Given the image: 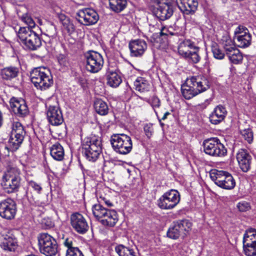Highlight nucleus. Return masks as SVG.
<instances>
[{"label":"nucleus","mask_w":256,"mask_h":256,"mask_svg":"<svg viewBox=\"0 0 256 256\" xmlns=\"http://www.w3.org/2000/svg\"><path fill=\"white\" fill-rule=\"evenodd\" d=\"M227 113L225 106L219 104L214 108V110L210 114V120L212 124H218L224 120Z\"/></svg>","instance_id":"5701e85b"},{"label":"nucleus","mask_w":256,"mask_h":256,"mask_svg":"<svg viewBox=\"0 0 256 256\" xmlns=\"http://www.w3.org/2000/svg\"><path fill=\"white\" fill-rule=\"evenodd\" d=\"M134 86L136 90L140 92L148 91L150 88L148 82L142 77H138L134 82Z\"/></svg>","instance_id":"c9c22d12"},{"label":"nucleus","mask_w":256,"mask_h":256,"mask_svg":"<svg viewBox=\"0 0 256 256\" xmlns=\"http://www.w3.org/2000/svg\"><path fill=\"white\" fill-rule=\"evenodd\" d=\"M192 223L188 220L174 221L167 232V236L172 239L176 240L180 236L184 237L191 230Z\"/></svg>","instance_id":"1a4fd4ad"},{"label":"nucleus","mask_w":256,"mask_h":256,"mask_svg":"<svg viewBox=\"0 0 256 256\" xmlns=\"http://www.w3.org/2000/svg\"><path fill=\"white\" fill-rule=\"evenodd\" d=\"M18 36L21 43L29 50H36L42 46V40L39 35L28 27H20Z\"/></svg>","instance_id":"39448f33"},{"label":"nucleus","mask_w":256,"mask_h":256,"mask_svg":"<svg viewBox=\"0 0 256 256\" xmlns=\"http://www.w3.org/2000/svg\"><path fill=\"white\" fill-rule=\"evenodd\" d=\"M59 19L62 24L63 29L66 30L69 35L74 33L76 28L69 18L64 14H61L59 16Z\"/></svg>","instance_id":"7c9ffc66"},{"label":"nucleus","mask_w":256,"mask_h":256,"mask_svg":"<svg viewBox=\"0 0 256 256\" xmlns=\"http://www.w3.org/2000/svg\"><path fill=\"white\" fill-rule=\"evenodd\" d=\"M156 7V16L161 20L170 18L174 13V6L169 0H152Z\"/></svg>","instance_id":"ddd939ff"},{"label":"nucleus","mask_w":256,"mask_h":256,"mask_svg":"<svg viewBox=\"0 0 256 256\" xmlns=\"http://www.w3.org/2000/svg\"><path fill=\"white\" fill-rule=\"evenodd\" d=\"M96 112L101 116L106 115L108 112V107L107 104L102 99H96L94 104Z\"/></svg>","instance_id":"2f4dec72"},{"label":"nucleus","mask_w":256,"mask_h":256,"mask_svg":"<svg viewBox=\"0 0 256 256\" xmlns=\"http://www.w3.org/2000/svg\"><path fill=\"white\" fill-rule=\"evenodd\" d=\"M21 144L22 142L10 136L8 140V146L2 144L0 146V154H2V153L4 152L5 155H8L10 150L12 152L16 151L18 148Z\"/></svg>","instance_id":"c85d7f7f"},{"label":"nucleus","mask_w":256,"mask_h":256,"mask_svg":"<svg viewBox=\"0 0 256 256\" xmlns=\"http://www.w3.org/2000/svg\"><path fill=\"white\" fill-rule=\"evenodd\" d=\"M32 82L40 90H46L54 84L53 78L49 69L44 68H34L30 74Z\"/></svg>","instance_id":"7ed1b4c3"},{"label":"nucleus","mask_w":256,"mask_h":256,"mask_svg":"<svg viewBox=\"0 0 256 256\" xmlns=\"http://www.w3.org/2000/svg\"><path fill=\"white\" fill-rule=\"evenodd\" d=\"M17 246L16 239L13 237L12 234L8 233L4 236L1 247L5 250L14 251Z\"/></svg>","instance_id":"a878e982"},{"label":"nucleus","mask_w":256,"mask_h":256,"mask_svg":"<svg viewBox=\"0 0 256 256\" xmlns=\"http://www.w3.org/2000/svg\"><path fill=\"white\" fill-rule=\"evenodd\" d=\"M236 207L240 212H244L250 208V204L246 201H242L238 203Z\"/></svg>","instance_id":"09e8293b"},{"label":"nucleus","mask_w":256,"mask_h":256,"mask_svg":"<svg viewBox=\"0 0 256 256\" xmlns=\"http://www.w3.org/2000/svg\"><path fill=\"white\" fill-rule=\"evenodd\" d=\"M110 9L116 12L122 11L127 5L126 0H108Z\"/></svg>","instance_id":"473e14b6"},{"label":"nucleus","mask_w":256,"mask_h":256,"mask_svg":"<svg viewBox=\"0 0 256 256\" xmlns=\"http://www.w3.org/2000/svg\"><path fill=\"white\" fill-rule=\"evenodd\" d=\"M73 241L74 238L72 237H68L64 238L63 244L68 249L75 248L76 247L73 246Z\"/></svg>","instance_id":"3c124183"},{"label":"nucleus","mask_w":256,"mask_h":256,"mask_svg":"<svg viewBox=\"0 0 256 256\" xmlns=\"http://www.w3.org/2000/svg\"><path fill=\"white\" fill-rule=\"evenodd\" d=\"M28 185L38 192H40L42 190L40 184L33 180L30 181L28 182Z\"/></svg>","instance_id":"5fc2aeb1"},{"label":"nucleus","mask_w":256,"mask_h":256,"mask_svg":"<svg viewBox=\"0 0 256 256\" xmlns=\"http://www.w3.org/2000/svg\"><path fill=\"white\" fill-rule=\"evenodd\" d=\"M176 4L184 14H192L197 10L198 0H176Z\"/></svg>","instance_id":"4be33fe9"},{"label":"nucleus","mask_w":256,"mask_h":256,"mask_svg":"<svg viewBox=\"0 0 256 256\" xmlns=\"http://www.w3.org/2000/svg\"><path fill=\"white\" fill-rule=\"evenodd\" d=\"M118 220L117 212L114 210L109 209L100 222L104 226L114 227Z\"/></svg>","instance_id":"b1692460"},{"label":"nucleus","mask_w":256,"mask_h":256,"mask_svg":"<svg viewBox=\"0 0 256 256\" xmlns=\"http://www.w3.org/2000/svg\"><path fill=\"white\" fill-rule=\"evenodd\" d=\"M16 210V205L13 200L6 198L0 202V216L2 218L7 220L14 219Z\"/></svg>","instance_id":"dca6fc26"},{"label":"nucleus","mask_w":256,"mask_h":256,"mask_svg":"<svg viewBox=\"0 0 256 256\" xmlns=\"http://www.w3.org/2000/svg\"><path fill=\"white\" fill-rule=\"evenodd\" d=\"M212 51L214 58L218 60H222L224 58V53L222 52L217 46H213L212 48Z\"/></svg>","instance_id":"a18cd8bd"},{"label":"nucleus","mask_w":256,"mask_h":256,"mask_svg":"<svg viewBox=\"0 0 256 256\" xmlns=\"http://www.w3.org/2000/svg\"><path fill=\"white\" fill-rule=\"evenodd\" d=\"M76 18L82 24L90 26L97 22L99 20V16L94 9L85 8L78 11Z\"/></svg>","instance_id":"4468645a"},{"label":"nucleus","mask_w":256,"mask_h":256,"mask_svg":"<svg viewBox=\"0 0 256 256\" xmlns=\"http://www.w3.org/2000/svg\"><path fill=\"white\" fill-rule=\"evenodd\" d=\"M194 42L190 39H184L182 40L178 44V54L183 58L186 56L188 52L195 48Z\"/></svg>","instance_id":"393cba45"},{"label":"nucleus","mask_w":256,"mask_h":256,"mask_svg":"<svg viewBox=\"0 0 256 256\" xmlns=\"http://www.w3.org/2000/svg\"><path fill=\"white\" fill-rule=\"evenodd\" d=\"M211 180L219 187L225 190H232L236 186L232 175L224 170H212L210 172Z\"/></svg>","instance_id":"0eeeda50"},{"label":"nucleus","mask_w":256,"mask_h":256,"mask_svg":"<svg viewBox=\"0 0 256 256\" xmlns=\"http://www.w3.org/2000/svg\"><path fill=\"white\" fill-rule=\"evenodd\" d=\"M222 43L224 48L229 46H233V44H236L235 41L234 42L228 34L222 36Z\"/></svg>","instance_id":"49530a36"},{"label":"nucleus","mask_w":256,"mask_h":256,"mask_svg":"<svg viewBox=\"0 0 256 256\" xmlns=\"http://www.w3.org/2000/svg\"><path fill=\"white\" fill-rule=\"evenodd\" d=\"M144 132L148 138H150L152 136V132L151 129H144Z\"/></svg>","instance_id":"bf43d9fd"},{"label":"nucleus","mask_w":256,"mask_h":256,"mask_svg":"<svg viewBox=\"0 0 256 256\" xmlns=\"http://www.w3.org/2000/svg\"><path fill=\"white\" fill-rule=\"evenodd\" d=\"M57 34V30L56 26L51 23L48 24L46 28V35L50 38H54Z\"/></svg>","instance_id":"c03bdc74"},{"label":"nucleus","mask_w":256,"mask_h":256,"mask_svg":"<svg viewBox=\"0 0 256 256\" xmlns=\"http://www.w3.org/2000/svg\"><path fill=\"white\" fill-rule=\"evenodd\" d=\"M236 158L242 170L245 172H248L250 168L252 157L248 151L244 149L240 150Z\"/></svg>","instance_id":"412c9836"},{"label":"nucleus","mask_w":256,"mask_h":256,"mask_svg":"<svg viewBox=\"0 0 256 256\" xmlns=\"http://www.w3.org/2000/svg\"><path fill=\"white\" fill-rule=\"evenodd\" d=\"M50 155L56 160L62 161L64 158V150L63 146L58 142L52 144L50 148Z\"/></svg>","instance_id":"bb28decb"},{"label":"nucleus","mask_w":256,"mask_h":256,"mask_svg":"<svg viewBox=\"0 0 256 256\" xmlns=\"http://www.w3.org/2000/svg\"><path fill=\"white\" fill-rule=\"evenodd\" d=\"M107 84L111 87L118 86L122 82L120 76L116 72L108 70L106 72Z\"/></svg>","instance_id":"c756f323"},{"label":"nucleus","mask_w":256,"mask_h":256,"mask_svg":"<svg viewBox=\"0 0 256 256\" xmlns=\"http://www.w3.org/2000/svg\"><path fill=\"white\" fill-rule=\"evenodd\" d=\"M108 210L100 204H96L92 208L93 215L99 222Z\"/></svg>","instance_id":"f704fd0d"},{"label":"nucleus","mask_w":256,"mask_h":256,"mask_svg":"<svg viewBox=\"0 0 256 256\" xmlns=\"http://www.w3.org/2000/svg\"><path fill=\"white\" fill-rule=\"evenodd\" d=\"M110 142L114 150L120 154H126L132 150L131 138L124 134H113L110 137Z\"/></svg>","instance_id":"423d86ee"},{"label":"nucleus","mask_w":256,"mask_h":256,"mask_svg":"<svg viewBox=\"0 0 256 256\" xmlns=\"http://www.w3.org/2000/svg\"><path fill=\"white\" fill-rule=\"evenodd\" d=\"M146 101L148 103L152 108L156 115L158 118L159 116L158 114L156 109L159 108L161 104V102L160 98L154 95L148 98H147Z\"/></svg>","instance_id":"ea45409f"},{"label":"nucleus","mask_w":256,"mask_h":256,"mask_svg":"<svg viewBox=\"0 0 256 256\" xmlns=\"http://www.w3.org/2000/svg\"><path fill=\"white\" fill-rule=\"evenodd\" d=\"M206 154L212 156H223L227 153L224 145L216 138L206 140L203 143Z\"/></svg>","instance_id":"f8f14e48"},{"label":"nucleus","mask_w":256,"mask_h":256,"mask_svg":"<svg viewBox=\"0 0 256 256\" xmlns=\"http://www.w3.org/2000/svg\"><path fill=\"white\" fill-rule=\"evenodd\" d=\"M66 256H84L82 252L77 247L67 249Z\"/></svg>","instance_id":"de8ad7c7"},{"label":"nucleus","mask_w":256,"mask_h":256,"mask_svg":"<svg viewBox=\"0 0 256 256\" xmlns=\"http://www.w3.org/2000/svg\"><path fill=\"white\" fill-rule=\"evenodd\" d=\"M242 243L243 251L246 256H256V242Z\"/></svg>","instance_id":"58836bf2"},{"label":"nucleus","mask_w":256,"mask_h":256,"mask_svg":"<svg viewBox=\"0 0 256 256\" xmlns=\"http://www.w3.org/2000/svg\"><path fill=\"white\" fill-rule=\"evenodd\" d=\"M256 242V229L249 228L247 229L243 236L242 242Z\"/></svg>","instance_id":"4c0bfd02"},{"label":"nucleus","mask_w":256,"mask_h":256,"mask_svg":"<svg viewBox=\"0 0 256 256\" xmlns=\"http://www.w3.org/2000/svg\"><path fill=\"white\" fill-rule=\"evenodd\" d=\"M234 40L238 46L245 48L250 44L252 36L248 28L244 26H240L234 30Z\"/></svg>","instance_id":"2eb2a0df"},{"label":"nucleus","mask_w":256,"mask_h":256,"mask_svg":"<svg viewBox=\"0 0 256 256\" xmlns=\"http://www.w3.org/2000/svg\"><path fill=\"white\" fill-rule=\"evenodd\" d=\"M200 50V48L196 46L192 50L188 52L186 56H184V58L189 62L197 64L200 60V56L199 54Z\"/></svg>","instance_id":"72a5a7b5"},{"label":"nucleus","mask_w":256,"mask_h":256,"mask_svg":"<svg viewBox=\"0 0 256 256\" xmlns=\"http://www.w3.org/2000/svg\"><path fill=\"white\" fill-rule=\"evenodd\" d=\"M240 134L249 144H250L254 138L253 132L252 129H242L240 130Z\"/></svg>","instance_id":"37998d69"},{"label":"nucleus","mask_w":256,"mask_h":256,"mask_svg":"<svg viewBox=\"0 0 256 256\" xmlns=\"http://www.w3.org/2000/svg\"><path fill=\"white\" fill-rule=\"evenodd\" d=\"M1 182L4 190L8 194L16 192L20 186V170L14 162L8 160Z\"/></svg>","instance_id":"f257e3e1"},{"label":"nucleus","mask_w":256,"mask_h":256,"mask_svg":"<svg viewBox=\"0 0 256 256\" xmlns=\"http://www.w3.org/2000/svg\"><path fill=\"white\" fill-rule=\"evenodd\" d=\"M102 152V144L98 138L89 136L85 138L82 144V152L89 161L96 160Z\"/></svg>","instance_id":"20e7f679"},{"label":"nucleus","mask_w":256,"mask_h":256,"mask_svg":"<svg viewBox=\"0 0 256 256\" xmlns=\"http://www.w3.org/2000/svg\"><path fill=\"white\" fill-rule=\"evenodd\" d=\"M184 249V246L182 245H178L176 246V250L178 251L180 255L184 256V252L182 251V250Z\"/></svg>","instance_id":"4d7b16f0"},{"label":"nucleus","mask_w":256,"mask_h":256,"mask_svg":"<svg viewBox=\"0 0 256 256\" xmlns=\"http://www.w3.org/2000/svg\"><path fill=\"white\" fill-rule=\"evenodd\" d=\"M235 44H233V46H229L226 47L224 48L226 55L228 57L232 55V53L235 52V51L238 50L236 48Z\"/></svg>","instance_id":"864d4df0"},{"label":"nucleus","mask_w":256,"mask_h":256,"mask_svg":"<svg viewBox=\"0 0 256 256\" xmlns=\"http://www.w3.org/2000/svg\"><path fill=\"white\" fill-rule=\"evenodd\" d=\"M38 246L40 252L46 256H54L58 252L56 240L48 233H41L38 236Z\"/></svg>","instance_id":"6e6552de"},{"label":"nucleus","mask_w":256,"mask_h":256,"mask_svg":"<svg viewBox=\"0 0 256 256\" xmlns=\"http://www.w3.org/2000/svg\"><path fill=\"white\" fill-rule=\"evenodd\" d=\"M180 194L176 190L172 189L165 192L158 200V206L162 210H172L180 202Z\"/></svg>","instance_id":"9b49d317"},{"label":"nucleus","mask_w":256,"mask_h":256,"mask_svg":"<svg viewBox=\"0 0 256 256\" xmlns=\"http://www.w3.org/2000/svg\"><path fill=\"white\" fill-rule=\"evenodd\" d=\"M170 113L168 112H165L162 116L161 118V120H164L165 119H166L167 118V116L168 115H170Z\"/></svg>","instance_id":"680f3d73"},{"label":"nucleus","mask_w":256,"mask_h":256,"mask_svg":"<svg viewBox=\"0 0 256 256\" xmlns=\"http://www.w3.org/2000/svg\"><path fill=\"white\" fill-rule=\"evenodd\" d=\"M10 104L12 110L18 116L24 117L29 112L26 102L23 99L13 97L10 99Z\"/></svg>","instance_id":"a211bd4d"},{"label":"nucleus","mask_w":256,"mask_h":256,"mask_svg":"<svg viewBox=\"0 0 256 256\" xmlns=\"http://www.w3.org/2000/svg\"><path fill=\"white\" fill-rule=\"evenodd\" d=\"M70 221L73 229L80 234H84L88 230V225L86 218L78 212L71 214Z\"/></svg>","instance_id":"f3484780"},{"label":"nucleus","mask_w":256,"mask_h":256,"mask_svg":"<svg viewBox=\"0 0 256 256\" xmlns=\"http://www.w3.org/2000/svg\"><path fill=\"white\" fill-rule=\"evenodd\" d=\"M115 250L119 256H136V252L132 249L122 244L116 246Z\"/></svg>","instance_id":"e433bc0d"},{"label":"nucleus","mask_w":256,"mask_h":256,"mask_svg":"<svg viewBox=\"0 0 256 256\" xmlns=\"http://www.w3.org/2000/svg\"><path fill=\"white\" fill-rule=\"evenodd\" d=\"M21 126H22V124L16 120L13 122L12 128H20Z\"/></svg>","instance_id":"13d9d810"},{"label":"nucleus","mask_w":256,"mask_h":256,"mask_svg":"<svg viewBox=\"0 0 256 256\" xmlns=\"http://www.w3.org/2000/svg\"><path fill=\"white\" fill-rule=\"evenodd\" d=\"M19 69L16 66H10L4 68L0 70V76L3 80H10L18 76Z\"/></svg>","instance_id":"cd10ccee"},{"label":"nucleus","mask_w":256,"mask_h":256,"mask_svg":"<svg viewBox=\"0 0 256 256\" xmlns=\"http://www.w3.org/2000/svg\"><path fill=\"white\" fill-rule=\"evenodd\" d=\"M85 68L91 73H96L103 67L104 60L102 55L94 50H90L84 54Z\"/></svg>","instance_id":"9d476101"},{"label":"nucleus","mask_w":256,"mask_h":256,"mask_svg":"<svg viewBox=\"0 0 256 256\" xmlns=\"http://www.w3.org/2000/svg\"><path fill=\"white\" fill-rule=\"evenodd\" d=\"M210 88L208 80L202 76H193L187 78L182 87V94L186 100H190L206 92Z\"/></svg>","instance_id":"f03ea898"},{"label":"nucleus","mask_w":256,"mask_h":256,"mask_svg":"<svg viewBox=\"0 0 256 256\" xmlns=\"http://www.w3.org/2000/svg\"><path fill=\"white\" fill-rule=\"evenodd\" d=\"M46 114L48 122L53 126H58L64 121L62 110L57 105H50Z\"/></svg>","instance_id":"6ab92c4d"},{"label":"nucleus","mask_w":256,"mask_h":256,"mask_svg":"<svg viewBox=\"0 0 256 256\" xmlns=\"http://www.w3.org/2000/svg\"><path fill=\"white\" fill-rule=\"evenodd\" d=\"M22 20L25 23H26L28 24V27L29 28L30 30L31 28L34 27L36 25L34 20L30 16H26L25 17H24L22 18Z\"/></svg>","instance_id":"603ef678"},{"label":"nucleus","mask_w":256,"mask_h":256,"mask_svg":"<svg viewBox=\"0 0 256 256\" xmlns=\"http://www.w3.org/2000/svg\"><path fill=\"white\" fill-rule=\"evenodd\" d=\"M25 133L24 129H12L10 136L22 143Z\"/></svg>","instance_id":"79ce46f5"},{"label":"nucleus","mask_w":256,"mask_h":256,"mask_svg":"<svg viewBox=\"0 0 256 256\" xmlns=\"http://www.w3.org/2000/svg\"><path fill=\"white\" fill-rule=\"evenodd\" d=\"M104 203L108 206H112V204L109 200H106L105 198H103Z\"/></svg>","instance_id":"052dcab7"},{"label":"nucleus","mask_w":256,"mask_h":256,"mask_svg":"<svg viewBox=\"0 0 256 256\" xmlns=\"http://www.w3.org/2000/svg\"><path fill=\"white\" fill-rule=\"evenodd\" d=\"M174 34L170 32L167 28L162 27L160 30V36H173Z\"/></svg>","instance_id":"6e6d98bb"},{"label":"nucleus","mask_w":256,"mask_h":256,"mask_svg":"<svg viewBox=\"0 0 256 256\" xmlns=\"http://www.w3.org/2000/svg\"><path fill=\"white\" fill-rule=\"evenodd\" d=\"M130 56L132 57L141 56L147 48L146 42L142 40H131L128 44Z\"/></svg>","instance_id":"aec40b11"},{"label":"nucleus","mask_w":256,"mask_h":256,"mask_svg":"<svg viewBox=\"0 0 256 256\" xmlns=\"http://www.w3.org/2000/svg\"><path fill=\"white\" fill-rule=\"evenodd\" d=\"M57 59L58 63L62 66H67L69 64L68 58L64 54H58L57 56Z\"/></svg>","instance_id":"8fccbe9b"},{"label":"nucleus","mask_w":256,"mask_h":256,"mask_svg":"<svg viewBox=\"0 0 256 256\" xmlns=\"http://www.w3.org/2000/svg\"><path fill=\"white\" fill-rule=\"evenodd\" d=\"M229 60L234 64H238L242 62L243 56L239 50L235 51V52L232 54L228 57Z\"/></svg>","instance_id":"a19ab883"}]
</instances>
